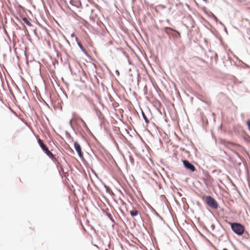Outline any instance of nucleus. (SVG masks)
Segmentation results:
<instances>
[{
	"label": "nucleus",
	"mask_w": 250,
	"mask_h": 250,
	"mask_svg": "<svg viewBox=\"0 0 250 250\" xmlns=\"http://www.w3.org/2000/svg\"><path fill=\"white\" fill-rule=\"evenodd\" d=\"M43 102H44V103L47 106H49V105H48V104L46 103V102L43 100Z\"/></svg>",
	"instance_id": "473e14b6"
},
{
	"label": "nucleus",
	"mask_w": 250,
	"mask_h": 250,
	"mask_svg": "<svg viewBox=\"0 0 250 250\" xmlns=\"http://www.w3.org/2000/svg\"><path fill=\"white\" fill-rule=\"evenodd\" d=\"M204 1L206 2V3L208 2V0H203Z\"/></svg>",
	"instance_id": "a19ab883"
},
{
	"label": "nucleus",
	"mask_w": 250,
	"mask_h": 250,
	"mask_svg": "<svg viewBox=\"0 0 250 250\" xmlns=\"http://www.w3.org/2000/svg\"><path fill=\"white\" fill-rule=\"evenodd\" d=\"M205 202L208 207L213 209H216L219 207L217 202L211 196L208 195L206 196Z\"/></svg>",
	"instance_id": "f03ea898"
},
{
	"label": "nucleus",
	"mask_w": 250,
	"mask_h": 250,
	"mask_svg": "<svg viewBox=\"0 0 250 250\" xmlns=\"http://www.w3.org/2000/svg\"><path fill=\"white\" fill-rule=\"evenodd\" d=\"M217 22L219 23V24H220L221 25H222L223 27H225L224 24L222 23V22H221L219 20Z\"/></svg>",
	"instance_id": "cd10ccee"
},
{
	"label": "nucleus",
	"mask_w": 250,
	"mask_h": 250,
	"mask_svg": "<svg viewBox=\"0 0 250 250\" xmlns=\"http://www.w3.org/2000/svg\"><path fill=\"white\" fill-rule=\"evenodd\" d=\"M212 19L213 20H214L216 22H217L219 21V20L217 19V18L214 15L212 17Z\"/></svg>",
	"instance_id": "5701e85b"
},
{
	"label": "nucleus",
	"mask_w": 250,
	"mask_h": 250,
	"mask_svg": "<svg viewBox=\"0 0 250 250\" xmlns=\"http://www.w3.org/2000/svg\"><path fill=\"white\" fill-rule=\"evenodd\" d=\"M75 150L77 152L79 157L81 159H83V153L82 151V148L80 145L77 141H75L74 144Z\"/></svg>",
	"instance_id": "20e7f679"
},
{
	"label": "nucleus",
	"mask_w": 250,
	"mask_h": 250,
	"mask_svg": "<svg viewBox=\"0 0 250 250\" xmlns=\"http://www.w3.org/2000/svg\"><path fill=\"white\" fill-rule=\"evenodd\" d=\"M210 52H213V51H211V50H209V51Z\"/></svg>",
	"instance_id": "a18cd8bd"
},
{
	"label": "nucleus",
	"mask_w": 250,
	"mask_h": 250,
	"mask_svg": "<svg viewBox=\"0 0 250 250\" xmlns=\"http://www.w3.org/2000/svg\"><path fill=\"white\" fill-rule=\"evenodd\" d=\"M75 38H76V40L77 42V44L78 45V46L79 47V48H80V49L81 50V51L87 57H90V56L89 55L88 53H87V51L85 49V48L83 47V46L82 45V44L78 42L77 40H78V38L76 36V35H74Z\"/></svg>",
	"instance_id": "423d86ee"
},
{
	"label": "nucleus",
	"mask_w": 250,
	"mask_h": 250,
	"mask_svg": "<svg viewBox=\"0 0 250 250\" xmlns=\"http://www.w3.org/2000/svg\"><path fill=\"white\" fill-rule=\"evenodd\" d=\"M43 102H44V103L47 106H49V105H48V104L46 103V102L43 100Z\"/></svg>",
	"instance_id": "72a5a7b5"
},
{
	"label": "nucleus",
	"mask_w": 250,
	"mask_h": 250,
	"mask_svg": "<svg viewBox=\"0 0 250 250\" xmlns=\"http://www.w3.org/2000/svg\"><path fill=\"white\" fill-rule=\"evenodd\" d=\"M148 208L150 210L151 212L154 213L156 216L159 217L161 220H163V218L159 214L158 212L150 205H148Z\"/></svg>",
	"instance_id": "9d476101"
},
{
	"label": "nucleus",
	"mask_w": 250,
	"mask_h": 250,
	"mask_svg": "<svg viewBox=\"0 0 250 250\" xmlns=\"http://www.w3.org/2000/svg\"><path fill=\"white\" fill-rule=\"evenodd\" d=\"M3 30H4V34L6 36H7V37L8 38L9 40L10 41L11 40V39L8 34V32L7 31H6V29L5 28H3Z\"/></svg>",
	"instance_id": "aec40b11"
},
{
	"label": "nucleus",
	"mask_w": 250,
	"mask_h": 250,
	"mask_svg": "<svg viewBox=\"0 0 250 250\" xmlns=\"http://www.w3.org/2000/svg\"><path fill=\"white\" fill-rule=\"evenodd\" d=\"M223 250H228V249H227L226 248H224L223 249Z\"/></svg>",
	"instance_id": "79ce46f5"
},
{
	"label": "nucleus",
	"mask_w": 250,
	"mask_h": 250,
	"mask_svg": "<svg viewBox=\"0 0 250 250\" xmlns=\"http://www.w3.org/2000/svg\"><path fill=\"white\" fill-rule=\"evenodd\" d=\"M106 215L108 217V218L110 220V221L113 223H115V221L113 217H112V215L109 213H106Z\"/></svg>",
	"instance_id": "f3484780"
},
{
	"label": "nucleus",
	"mask_w": 250,
	"mask_h": 250,
	"mask_svg": "<svg viewBox=\"0 0 250 250\" xmlns=\"http://www.w3.org/2000/svg\"><path fill=\"white\" fill-rule=\"evenodd\" d=\"M103 185L104 188H105V191L107 193H108L109 194H114L111 191L110 188L109 187H108L105 183H103Z\"/></svg>",
	"instance_id": "f8f14e48"
},
{
	"label": "nucleus",
	"mask_w": 250,
	"mask_h": 250,
	"mask_svg": "<svg viewBox=\"0 0 250 250\" xmlns=\"http://www.w3.org/2000/svg\"><path fill=\"white\" fill-rule=\"evenodd\" d=\"M63 93L64 94V96H65V97L67 98V94H66V93H65L64 92H63Z\"/></svg>",
	"instance_id": "c9c22d12"
},
{
	"label": "nucleus",
	"mask_w": 250,
	"mask_h": 250,
	"mask_svg": "<svg viewBox=\"0 0 250 250\" xmlns=\"http://www.w3.org/2000/svg\"><path fill=\"white\" fill-rule=\"evenodd\" d=\"M44 153L48 156V157L51 159L53 162H56L57 159L54 154H53L48 149V147L43 151Z\"/></svg>",
	"instance_id": "39448f33"
},
{
	"label": "nucleus",
	"mask_w": 250,
	"mask_h": 250,
	"mask_svg": "<svg viewBox=\"0 0 250 250\" xmlns=\"http://www.w3.org/2000/svg\"><path fill=\"white\" fill-rule=\"evenodd\" d=\"M182 162L184 167L186 169L190 171V172H194L196 171V169L195 166L188 160H184L182 161Z\"/></svg>",
	"instance_id": "7ed1b4c3"
},
{
	"label": "nucleus",
	"mask_w": 250,
	"mask_h": 250,
	"mask_svg": "<svg viewBox=\"0 0 250 250\" xmlns=\"http://www.w3.org/2000/svg\"><path fill=\"white\" fill-rule=\"evenodd\" d=\"M72 1H72V0H71L70 1V3L71 5H74V4H73L72 3Z\"/></svg>",
	"instance_id": "e433bc0d"
},
{
	"label": "nucleus",
	"mask_w": 250,
	"mask_h": 250,
	"mask_svg": "<svg viewBox=\"0 0 250 250\" xmlns=\"http://www.w3.org/2000/svg\"><path fill=\"white\" fill-rule=\"evenodd\" d=\"M130 214L132 217H135L139 214V211L136 209L131 210L130 211Z\"/></svg>",
	"instance_id": "2eb2a0df"
},
{
	"label": "nucleus",
	"mask_w": 250,
	"mask_h": 250,
	"mask_svg": "<svg viewBox=\"0 0 250 250\" xmlns=\"http://www.w3.org/2000/svg\"><path fill=\"white\" fill-rule=\"evenodd\" d=\"M21 20L28 26H32V24H31V23L28 21V20L26 17H22L21 18Z\"/></svg>",
	"instance_id": "4468645a"
},
{
	"label": "nucleus",
	"mask_w": 250,
	"mask_h": 250,
	"mask_svg": "<svg viewBox=\"0 0 250 250\" xmlns=\"http://www.w3.org/2000/svg\"><path fill=\"white\" fill-rule=\"evenodd\" d=\"M207 224L208 225H210V229L212 230H213L215 229V224L213 223V220H209L207 222Z\"/></svg>",
	"instance_id": "9b49d317"
},
{
	"label": "nucleus",
	"mask_w": 250,
	"mask_h": 250,
	"mask_svg": "<svg viewBox=\"0 0 250 250\" xmlns=\"http://www.w3.org/2000/svg\"><path fill=\"white\" fill-rule=\"evenodd\" d=\"M235 154L238 156V157H239V158H241L240 155H239V154L238 152H237L236 151H235Z\"/></svg>",
	"instance_id": "c85d7f7f"
},
{
	"label": "nucleus",
	"mask_w": 250,
	"mask_h": 250,
	"mask_svg": "<svg viewBox=\"0 0 250 250\" xmlns=\"http://www.w3.org/2000/svg\"><path fill=\"white\" fill-rule=\"evenodd\" d=\"M62 82H63V83H65V84L67 86H68L69 85V84H68L66 82H65V81L64 80V79H63V78H62Z\"/></svg>",
	"instance_id": "393cba45"
},
{
	"label": "nucleus",
	"mask_w": 250,
	"mask_h": 250,
	"mask_svg": "<svg viewBox=\"0 0 250 250\" xmlns=\"http://www.w3.org/2000/svg\"><path fill=\"white\" fill-rule=\"evenodd\" d=\"M13 44H14V45H15L16 44V42H15V41L13 40Z\"/></svg>",
	"instance_id": "ea45409f"
},
{
	"label": "nucleus",
	"mask_w": 250,
	"mask_h": 250,
	"mask_svg": "<svg viewBox=\"0 0 250 250\" xmlns=\"http://www.w3.org/2000/svg\"><path fill=\"white\" fill-rule=\"evenodd\" d=\"M246 124H247V126H248V129H249V130L250 132V120H247V122H246Z\"/></svg>",
	"instance_id": "4be33fe9"
},
{
	"label": "nucleus",
	"mask_w": 250,
	"mask_h": 250,
	"mask_svg": "<svg viewBox=\"0 0 250 250\" xmlns=\"http://www.w3.org/2000/svg\"><path fill=\"white\" fill-rule=\"evenodd\" d=\"M218 57L217 53L215 52L214 53V60H215V62L216 63H217V62L218 61Z\"/></svg>",
	"instance_id": "412c9836"
},
{
	"label": "nucleus",
	"mask_w": 250,
	"mask_h": 250,
	"mask_svg": "<svg viewBox=\"0 0 250 250\" xmlns=\"http://www.w3.org/2000/svg\"><path fill=\"white\" fill-rule=\"evenodd\" d=\"M94 109L95 111L96 115L97 116L99 120H102L104 118L103 113L98 108H97L95 106L94 107Z\"/></svg>",
	"instance_id": "0eeeda50"
},
{
	"label": "nucleus",
	"mask_w": 250,
	"mask_h": 250,
	"mask_svg": "<svg viewBox=\"0 0 250 250\" xmlns=\"http://www.w3.org/2000/svg\"><path fill=\"white\" fill-rule=\"evenodd\" d=\"M43 102H44V103L47 106H49V105H48V104L46 103V102L43 100Z\"/></svg>",
	"instance_id": "f704fd0d"
},
{
	"label": "nucleus",
	"mask_w": 250,
	"mask_h": 250,
	"mask_svg": "<svg viewBox=\"0 0 250 250\" xmlns=\"http://www.w3.org/2000/svg\"><path fill=\"white\" fill-rule=\"evenodd\" d=\"M130 160L131 163H132L134 161L133 158L131 156H130Z\"/></svg>",
	"instance_id": "7c9ffc66"
},
{
	"label": "nucleus",
	"mask_w": 250,
	"mask_h": 250,
	"mask_svg": "<svg viewBox=\"0 0 250 250\" xmlns=\"http://www.w3.org/2000/svg\"><path fill=\"white\" fill-rule=\"evenodd\" d=\"M171 36L173 37L174 39H177L180 36V33L176 31L174 33L171 34Z\"/></svg>",
	"instance_id": "dca6fc26"
},
{
	"label": "nucleus",
	"mask_w": 250,
	"mask_h": 250,
	"mask_svg": "<svg viewBox=\"0 0 250 250\" xmlns=\"http://www.w3.org/2000/svg\"><path fill=\"white\" fill-rule=\"evenodd\" d=\"M204 12L209 17L212 18L214 14L211 11H208L205 9L204 10Z\"/></svg>",
	"instance_id": "6ab92c4d"
},
{
	"label": "nucleus",
	"mask_w": 250,
	"mask_h": 250,
	"mask_svg": "<svg viewBox=\"0 0 250 250\" xmlns=\"http://www.w3.org/2000/svg\"><path fill=\"white\" fill-rule=\"evenodd\" d=\"M81 121L83 123V127L86 129L87 131H90V130L89 128L88 127L87 125H86V123L84 122V121L82 119H81Z\"/></svg>",
	"instance_id": "a211bd4d"
},
{
	"label": "nucleus",
	"mask_w": 250,
	"mask_h": 250,
	"mask_svg": "<svg viewBox=\"0 0 250 250\" xmlns=\"http://www.w3.org/2000/svg\"><path fill=\"white\" fill-rule=\"evenodd\" d=\"M62 82H63V83H65V84L67 86H68L69 85V84H68L66 82H65V81L64 80V79H63V78H62Z\"/></svg>",
	"instance_id": "a878e982"
},
{
	"label": "nucleus",
	"mask_w": 250,
	"mask_h": 250,
	"mask_svg": "<svg viewBox=\"0 0 250 250\" xmlns=\"http://www.w3.org/2000/svg\"><path fill=\"white\" fill-rule=\"evenodd\" d=\"M141 114H142V116L144 120H145V122L146 124V125H148V123H149V121L147 119V117L145 115V113L143 111V110L141 111Z\"/></svg>",
	"instance_id": "ddd939ff"
},
{
	"label": "nucleus",
	"mask_w": 250,
	"mask_h": 250,
	"mask_svg": "<svg viewBox=\"0 0 250 250\" xmlns=\"http://www.w3.org/2000/svg\"><path fill=\"white\" fill-rule=\"evenodd\" d=\"M116 73L117 74H119V71H118V70H116Z\"/></svg>",
	"instance_id": "4c0bfd02"
},
{
	"label": "nucleus",
	"mask_w": 250,
	"mask_h": 250,
	"mask_svg": "<svg viewBox=\"0 0 250 250\" xmlns=\"http://www.w3.org/2000/svg\"><path fill=\"white\" fill-rule=\"evenodd\" d=\"M72 119H71V120L69 121V125H70V126L71 128L73 130H74V127H73V125H72Z\"/></svg>",
	"instance_id": "b1692460"
},
{
	"label": "nucleus",
	"mask_w": 250,
	"mask_h": 250,
	"mask_svg": "<svg viewBox=\"0 0 250 250\" xmlns=\"http://www.w3.org/2000/svg\"><path fill=\"white\" fill-rule=\"evenodd\" d=\"M231 229L233 232L238 236H242L244 234L248 235V232L245 231V227L238 222L230 223Z\"/></svg>",
	"instance_id": "f257e3e1"
},
{
	"label": "nucleus",
	"mask_w": 250,
	"mask_h": 250,
	"mask_svg": "<svg viewBox=\"0 0 250 250\" xmlns=\"http://www.w3.org/2000/svg\"><path fill=\"white\" fill-rule=\"evenodd\" d=\"M228 61H229V63L231 65H232V63H231V59L229 56H228Z\"/></svg>",
	"instance_id": "bb28decb"
},
{
	"label": "nucleus",
	"mask_w": 250,
	"mask_h": 250,
	"mask_svg": "<svg viewBox=\"0 0 250 250\" xmlns=\"http://www.w3.org/2000/svg\"><path fill=\"white\" fill-rule=\"evenodd\" d=\"M33 31H34V34L37 36V32H36V29H34Z\"/></svg>",
	"instance_id": "c756f323"
},
{
	"label": "nucleus",
	"mask_w": 250,
	"mask_h": 250,
	"mask_svg": "<svg viewBox=\"0 0 250 250\" xmlns=\"http://www.w3.org/2000/svg\"><path fill=\"white\" fill-rule=\"evenodd\" d=\"M203 228H204V229H207V230L208 229H207V227H206V226H203Z\"/></svg>",
	"instance_id": "58836bf2"
},
{
	"label": "nucleus",
	"mask_w": 250,
	"mask_h": 250,
	"mask_svg": "<svg viewBox=\"0 0 250 250\" xmlns=\"http://www.w3.org/2000/svg\"><path fill=\"white\" fill-rule=\"evenodd\" d=\"M25 93L26 96L28 97L27 94L25 91Z\"/></svg>",
	"instance_id": "37998d69"
},
{
	"label": "nucleus",
	"mask_w": 250,
	"mask_h": 250,
	"mask_svg": "<svg viewBox=\"0 0 250 250\" xmlns=\"http://www.w3.org/2000/svg\"><path fill=\"white\" fill-rule=\"evenodd\" d=\"M37 141L39 145L40 146L42 151H43L45 149H46L47 147L46 145L44 144V143H43V141L42 139L39 138Z\"/></svg>",
	"instance_id": "1a4fd4ad"
},
{
	"label": "nucleus",
	"mask_w": 250,
	"mask_h": 250,
	"mask_svg": "<svg viewBox=\"0 0 250 250\" xmlns=\"http://www.w3.org/2000/svg\"><path fill=\"white\" fill-rule=\"evenodd\" d=\"M43 102H44V103L47 106H49V105H48V104L46 103V102L43 100Z\"/></svg>",
	"instance_id": "2f4dec72"
},
{
	"label": "nucleus",
	"mask_w": 250,
	"mask_h": 250,
	"mask_svg": "<svg viewBox=\"0 0 250 250\" xmlns=\"http://www.w3.org/2000/svg\"><path fill=\"white\" fill-rule=\"evenodd\" d=\"M13 36H14H14H15L14 35V32H13Z\"/></svg>",
	"instance_id": "c03bdc74"
},
{
	"label": "nucleus",
	"mask_w": 250,
	"mask_h": 250,
	"mask_svg": "<svg viewBox=\"0 0 250 250\" xmlns=\"http://www.w3.org/2000/svg\"><path fill=\"white\" fill-rule=\"evenodd\" d=\"M164 30L168 36H171L172 33H174L176 31V30L168 27H165Z\"/></svg>",
	"instance_id": "6e6552de"
}]
</instances>
